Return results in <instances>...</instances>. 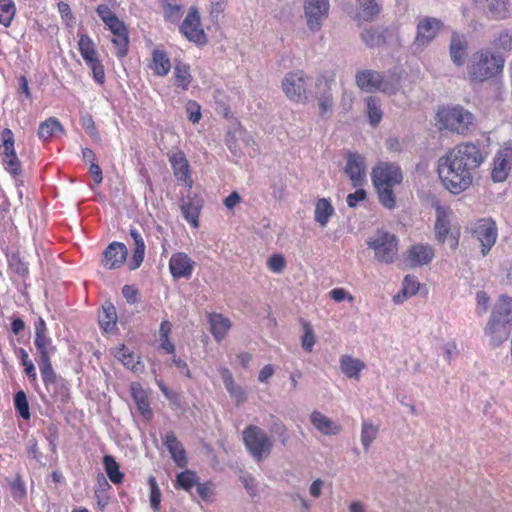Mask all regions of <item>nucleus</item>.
I'll use <instances>...</instances> for the list:
<instances>
[{
	"label": "nucleus",
	"mask_w": 512,
	"mask_h": 512,
	"mask_svg": "<svg viewBox=\"0 0 512 512\" xmlns=\"http://www.w3.org/2000/svg\"><path fill=\"white\" fill-rule=\"evenodd\" d=\"M484 160L485 155L478 144L463 142L439 158L437 172L449 192L460 194L472 185Z\"/></svg>",
	"instance_id": "f257e3e1"
},
{
	"label": "nucleus",
	"mask_w": 512,
	"mask_h": 512,
	"mask_svg": "<svg viewBox=\"0 0 512 512\" xmlns=\"http://www.w3.org/2000/svg\"><path fill=\"white\" fill-rule=\"evenodd\" d=\"M504 58L490 49L474 52L467 64V74L471 82L482 83L497 76L504 67Z\"/></svg>",
	"instance_id": "f03ea898"
},
{
	"label": "nucleus",
	"mask_w": 512,
	"mask_h": 512,
	"mask_svg": "<svg viewBox=\"0 0 512 512\" xmlns=\"http://www.w3.org/2000/svg\"><path fill=\"white\" fill-rule=\"evenodd\" d=\"M512 321V298L506 295L499 297L492 315L485 327V334L490 337L489 344L493 348L506 341L509 328L507 324Z\"/></svg>",
	"instance_id": "7ed1b4c3"
},
{
	"label": "nucleus",
	"mask_w": 512,
	"mask_h": 512,
	"mask_svg": "<svg viewBox=\"0 0 512 512\" xmlns=\"http://www.w3.org/2000/svg\"><path fill=\"white\" fill-rule=\"evenodd\" d=\"M357 86L366 92L380 91L392 95L400 88V77L393 73L382 75L374 70L358 71L355 76Z\"/></svg>",
	"instance_id": "20e7f679"
},
{
	"label": "nucleus",
	"mask_w": 512,
	"mask_h": 512,
	"mask_svg": "<svg viewBox=\"0 0 512 512\" xmlns=\"http://www.w3.org/2000/svg\"><path fill=\"white\" fill-rule=\"evenodd\" d=\"M473 123V114L460 106L443 107L436 115L439 130H449L457 134H464Z\"/></svg>",
	"instance_id": "39448f33"
},
{
	"label": "nucleus",
	"mask_w": 512,
	"mask_h": 512,
	"mask_svg": "<svg viewBox=\"0 0 512 512\" xmlns=\"http://www.w3.org/2000/svg\"><path fill=\"white\" fill-rule=\"evenodd\" d=\"M443 26L442 20L436 17L424 16L419 18L415 38L410 46L412 53H420L427 48L436 39Z\"/></svg>",
	"instance_id": "423d86ee"
},
{
	"label": "nucleus",
	"mask_w": 512,
	"mask_h": 512,
	"mask_svg": "<svg viewBox=\"0 0 512 512\" xmlns=\"http://www.w3.org/2000/svg\"><path fill=\"white\" fill-rule=\"evenodd\" d=\"M246 448L257 461H262L272 450L273 441L267 433L255 425H249L243 431Z\"/></svg>",
	"instance_id": "0eeeda50"
},
{
	"label": "nucleus",
	"mask_w": 512,
	"mask_h": 512,
	"mask_svg": "<svg viewBox=\"0 0 512 512\" xmlns=\"http://www.w3.org/2000/svg\"><path fill=\"white\" fill-rule=\"evenodd\" d=\"M367 244L374 250L375 258L381 263H392L397 257L398 241L394 234L377 231Z\"/></svg>",
	"instance_id": "6e6552de"
},
{
	"label": "nucleus",
	"mask_w": 512,
	"mask_h": 512,
	"mask_svg": "<svg viewBox=\"0 0 512 512\" xmlns=\"http://www.w3.org/2000/svg\"><path fill=\"white\" fill-rule=\"evenodd\" d=\"M330 0H304L303 13L309 31H320L329 16Z\"/></svg>",
	"instance_id": "1a4fd4ad"
},
{
	"label": "nucleus",
	"mask_w": 512,
	"mask_h": 512,
	"mask_svg": "<svg viewBox=\"0 0 512 512\" xmlns=\"http://www.w3.org/2000/svg\"><path fill=\"white\" fill-rule=\"evenodd\" d=\"M308 80L301 70L287 73L282 80V89L286 97L293 102L306 103Z\"/></svg>",
	"instance_id": "9d476101"
},
{
	"label": "nucleus",
	"mask_w": 512,
	"mask_h": 512,
	"mask_svg": "<svg viewBox=\"0 0 512 512\" xmlns=\"http://www.w3.org/2000/svg\"><path fill=\"white\" fill-rule=\"evenodd\" d=\"M374 187H394L403 180L400 167L389 162H380L371 173Z\"/></svg>",
	"instance_id": "9b49d317"
},
{
	"label": "nucleus",
	"mask_w": 512,
	"mask_h": 512,
	"mask_svg": "<svg viewBox=\"0 0 512 512\" xmlns=\"http://www.w3.org/2000/svg\"><path fill=\"white\" fill-rule=\"evenodd\" d=\"M344 172L349 177L353 187H363L367 177L364 156L357 152H348Z\"/></svg>",
	"instance_id": "f8f14e48"
},
{
	"label": "nucleus",
	"mask_w": 512,
	"mask_h": 512,
	"mask_svg": "<svg viewBox=\"0 0 512 512\" xmlns=\"http://www.w3.org/2000/svg\"><path fill=\"white\" fill-rule=\"evenodd\" d=\"M512 169V144L503 146L496 154L491 171L494 182L506 180L509 171Z\"/></svg>",
	"instance_id": "ddd939ff"
},
{
	"label": "nucleus",
	"mask_w": 512,
	"mask_h": 512,
	"mask_svg": "<svg viewBox=\"0 0 512 512\" xmlns=\"http://www.w3.org/2000/svg\"><path fill=\"white\" fill-rule=\"evenodd\" d=\"M180 30L189 41L197 44H204L206 42V35L201 28L199 13L194 8L189 10Z\"/></svg>",
	"instance_id": "4468645a"
},
{
	"label": "nucleus",
	"mask_w": 512,
	"mask_h": 512,
	"mask_svg": "<svg viewBox=\"0 0 512 512\" xmlns=\"http://www.w3.org/2000/svg\"><path fill=\"white\" fill-rule=\"evenodd\" d=\"M474 234L481 244L483 256L487 255L497 239V228L495 222L491 219H482L478 221L474 229Z\"/></svg>",
	"instance_id": "2eb2a0df"
},
{
	"label": "nucleus",
	"mask_w": 512,
	"mask_h": 512,
	"mask_svg": "<svg viewBox=\"0 0 512 512\" xmlns=\"http://www.w3.org/2000/svg\"><path fill=\"white\" fill-rule=\"evenodd\" d=\"M195 262L184 252L174 253L169 260V270L174 279H189Z\"/></svg>",
	"instance_id": "dca6fc26"
},
{
	"label": "nucleus",
	"mask_w": 512,
	"mask_h": 512,
	"mask_svg": "<svg viewBox=\"0 0 512 512\" xmlns=\"http://www.w3.org/2000/svg\"><path fill=\"white\" fill-rule=\"evenodd\" d=\"M127 248L123 243L112 242L103 253L102 264L107 269H116L123 265L127 258Z\"/></svg>",
	"instance_id": "f3484780"
},
{
	"label": "nucleus",
	"mask_w": 512,
	"mask_h": 512,
	"mask_svg": "<svg viewBox=\"0 0 512 512\" xmlns=\"http://www.w3.org/2000/svg\"><path fill=\"white\" fill-rule=\"evenodd\" d=\"M434 257V250L428 244H416L406 252V261L411 267L427 265Z\"/></svg>",
	"instance_id": "a211bd4d"
},
{
	"label": "nucleus",
	"mask_w": 512,
	"mask_h": 512,
	"mask_svg": "<svg viewBox=\"0 0 512 512\" xmlns=\"http://www.w3.org/2000/svg\"><path fill=\"white\" fill-rule=\"evenodd\" d=\"M468 41L463 34L453 32L451 35L449 54L452 62L456 66H462L465 63L467 55Z\"/></svg>",
	"instance_id": "6ab92c4d"
},
{
	"label": "nucleus",
	"mask_w": 512,
	"mask_h": 512,
	"mask_svg": "<svg viewBox=\"0 0 512 512\" xmlns=\"http://www.w3.org/2000/svg\"><path fill=\"white\" fill-rule=\"evenodd\" d=\"M174 176L177 180L184 182L189 187L192 185V181L189 173V163L183 152L178 151L172 154L169 158Z\"/></svg>",
	"instance_id": "aec40b11"
},
{
	"label": "nucleus",
	"mask_w": 512,
	"mask_h": 512,
	"mask_svg": "<svg viewBox=\"0 0 512 512\" xmlns=\"http://www.w3.org/2000/svg\"><path fill=\"white\" fill-rule=\"evenodd\" d=\"M220 373L224 386L230 397L234 400L235 405H242L247 399L246 391L240 385L235 383L233 376L228 369L223 368Z\"/></svg>",
	"instance_id": "412c9836"
},
{
	"label": "nucleus",
	"mask_w": 512,
	"mask_h": 512,
	"mask_svg": "<svg viewBox=\"0 0 512 512\" xmlns=\"http://www.w3.org/2000/svg\"><path fill=\"white\" fill-rule=\"evenodd\" d=\"M310 421L315 429L324 435H337L342 430L340 425L319 411H314L310 415Z\"/></svg>",
	"instance_id": "4be33fe9"
},
{
	"label": "nucleus",
	"mask_w": 512,
	"mask_h": 512,
	"mask_svg": "<svg viewBox=\"0 0 512 512\" xmlns=\"http://www.w3.org/2000/svg\"><path fill=\"white\" fill-rule=\"evenodd\" d=\"M210 331L217 342L222 341L231 328L229 318L218 313H210L208 316Z\"/></svg>",
	"instance_id": "5701e85b"
},
{
	"label": "nucleus",
	"mask_w": 512,
	"mask_h": 512,
	"mask_svg": "<svg viewBox=\"0 0 512 512\" xmlns=\"http://www.w3.org/2000/svg\"><path fill=\"white\" fill-rule=\"evenodd\" d=\"M340 370L351 379L359 380L361 372L365 369V363L350 355H343L339 359Z\"/></svg>",
	"instance_id": "b1692460"
},
{
	"label": "nucleus",
	"mask_w": 512,
	"mask_h": 512,
	"mask_svg": "<svg viewBox=\"0 0 512 512\" xmlns=\"http://www.w3.org/2000/svg\"><path fill=\"white\" fill-rule=\"evenodd\" d=\"M164 445L167 447L171 454L172 459L179 467H184L187 464L186 452L180 441L176 438L173 432L167 433L164 439Z\"/></svg>",
	"instance_id": "393cba45"
},
{
	"label": "nucleus",
	"mask_w": 512,
	"mask_h": 512,
	"mask_svg": "<svg viewBox=\"0 0 512 512\" xmlns=\"http://www.w3.org/2000/svg\"><path fill=\"white\" fill-rule=\"evenodd\" d=\"M130 236L134 244V251L132 255L130 269L135 270L140 267L144 260L146 245L142 234L137 228L132 227L130 229Z\"/></svg>",
	"instance_id": "a878e982"
},
{
	"label": "nucleus",
	"mask_w": 512,
	"mask_h": 512,
	"mask_svg": "<svg viewBox=\"0 0 512 512\" xmlns=\"http://www.w3.org/2000/svg\"><path fill=\"white\" fill-rule=\"evenodd\" d=\"M450 231V220L447 210L444 207L438 206L436 208V222L435 233L436 238L440 243L448 239Z\"/></svg>",
	"instance_id": "bb28decb"
},
{
	"label": "nucleus",
	"mask_w": 512,
	"mask_h": 512,
	"mask_svg": "<svg viewBox=\"0 0 512 512\" xmlns=\"http://www.w3.org/2000/svg\"><path fill=\"white\" fill-rule=\"evenodd\" d=\"M150 68L157 76H166L170 72L171 63L165 51L160 49L152 51Z\"/></svg>",
	"instance_id": "cd10ccee"
},
{
	"label": "nucleus",
	"mask_w": 512,
	"mask_h": 512,
	"mask_svg": "<svg viewBox=\"0 0 512 512\" xmlns=\"http://www.w3.org/2000/svg\"><path fill=\"white\" fill-rule=\"evenodd\" d=\"M494 18H505L508 14V0H474Z\"/></svg>",
	"instance_id": "c85d7f7f"
},
{
	"label": "nucleus",
	"mask_w": 512,
	"mask_h": 512,
	"mask_svg": "<svg viewBox=\"0 0 512 512\" xmlns=\"http://www.w3.org/2000/svg\"><path fill=\"white\" fill-rule=\"evenodd\" d=\"M317 87L323 88V91L320 96H318V105L320 110V115L322 117L326 116L328 113L332 111L333 107V98L330 92V87L327 81L319 79L317 81Z\"/></svg>",
	"instance_id": "c756f323"
},
{
	"label": "nucleus",
	"mask_w": 512,
	"mask_h": 512,
	"mask_svg": "<svg viewBox=\"0 0 512 512\" xmlns=\"http://www.w3.org/2000/svg\"><path fill=\"white\" fill-rule=\"evenodd\" d=\"M58 132H63V126L55 117H50L42 122L38 129V136L41 140L47 141L56 135Z\"/></svg>",
	"instance_id": "7c9ffc66"
},
{
	"label": "nucleus",
	"mask_w": 512,
	"mask_h": 512,
	"mask_svg": "<svg viewBox=\"0 0 512 512\" xmlns=\"http://www.w3.org/2000/svg\"><path fill=\"white\" fill-rule=\"evenodd\" d=\"M334 214V208L325 198L317 201L315 206V221L321 226L326 227L330 217Z\"/></svg>",
	"instance_id": "2f4dec72"
},
{
	"label": "nucleus",
	"mask_w": 512,
	"mask_h": 512,
	"mask_svg": "<svg viewBox=\"0 0 512 512\" xmlns=\"http://www.w3.org/2000/svg\"><path fill=\"white\" fill-rule=\"evenodd\" d=\"M115 357L119 359L124 366L128 369H131L134 372H137L141 369V362L139 357L134 353L130 352L125 345H121L115 353Z\"/></svg>",
	"instance_id": "473e14b6"
},
{
	"label": "nucleus",
	"mask_w": 512,
	"mask_h": 512,
	"mask_svg": "<svg viewBox=\"0 0 512 512\" xmlns=\"http://www.w3.org/2000/svg\"><path fill=\"white\" fill-rule=\"evenodd\" d=\"M359 8V16L365 21L373 20L381 11L376 0H356Z\"/></svg>",
	"instance_id": "72a5a7b5"
},
{
	"label": "nucleus",
	"mask_w": 512,
	"mask_h": 512,
	"mask_svg": "<svg viewBox=\"0 0 512 512\" xmlns=\"http://www.w3.org/2000/svg\"><path fill=\"white\" fill-rule=\"evenodd\" d=\"M34 345L39 356L38 360L50 359L51 355L56 352L52 339L47 335L35 337Z\"/></svg>",
	"instance_id": "f704fd0d"
},
{
	"label": "nucleus",
	"mask_w": 512,
	"mask_h": 512,
	"mask_svg": "<svg viewBox=\"0 0 512 512\" xmlns=\"http://www.w3.org/2000/svg\"><path fill=\"white\" fill-rule=\"evenodd\" d=\"M103 464L110 481L114 484H121L124 479V474L120 471V466L115 458L111 455H105Z\"/></svg>",
	"instance_id": "c9c22d12"
},
{
	"label": "nucleus",
	"mask_w": 512,
	"mask_h": 512,
	"mask_svg": "<svg viewBox=\"0 0 512 512\" xmlns=\"http://www.w3.org/2000/svg\"><path fill=\"white\" fill-rule=\"evenodd\" d=\"M78 47H79L80 54L86 64L90 63L93 60L98 58L97 52L95 49V45H94L92 39L88 35H86V34L80 35V38L78 41Z\"/></svg>",
	"instance_id": "e433bc0d"
},
{
	"label": "nucleus",
	"mask_w": 512,
	"mask_h": 512,
	"mask_svg": "<svg viewBox=\"0 0 512 512\" xmlns=\"http://www.w3.org/2000/svg\"><path fill=\"white\" fill-rule=\"evenodd\" d=\"M378 434V427L371 421L364 420L361 425V444L365 451H368Z\"/></svg>",
	"instance_id": "4c0bfd02"
},
{
	"label": "nucleus",
	"mask_w": 512,
	"mask_h": 512,
	"mask_svg": "<svg viewBox=\"0 0 512 512\" xmlns=\"http://www.w3.org/2000/svg\"><path fill=\"white\" fill-rule=\"evenodd\" d=\"M117 314L113 304L108 303L103 306V312L99 316V324L106 331H112L116 325Z\"/></svg>",
	"instance_id": "58836bf2"
},
{
	"label": "nucleus",
	"mask_w": 512,
	"mask_h": 512,
	"mask_svg": "<svg viewBox=\"0 0 512 512\" xmlns=\"http://www.w3.org/2000/svg\"><path fill=\"white\" fill-rule=\"evenodd\" d=\"M174 77L177 82V86L186 90L191 82V74L189 65L178 62L174 67Z\"/></svg>",
	"instance_id": "ea45409f"
},
{
	"label": "nucleus",
	"mask_w": 512,
	"mask_h": 512,
	"mask_svg": "<svg viewBox=\"0 0 512 512\" xmlns=\"http://www.w3.org/2000/svg\"><path fill=\"white\" fill-rule=\"evenodd\" d=\"M361 39L368 47L371 48L381 46L385 43L383 32L377 28L365 29L361 33Z\"/></svg>",
	"instance_id": "a19ab883"
},
{
	"label": "nucleus",
	"mask_w": 512,
	"mask_h": 512,
	"mask_svg": "<svg viewBox=\"0 0 512 512\" xmlns=\"http://www.w3.org/2000/svg\"><path fill=\"white\" fill-rule=\"evenodd\" d=\"M367 112L369 122L372 126H376L382 119V110L380 100L377 97L369 96L367 98Z\"/></svg>",
	"instance_id": "79ce46f5"
},
{
	"label": "nucleus",
	"mask_w": 512,
	"mask_h": 512,
	"mask_svg": "<svg viewBox=\"0 0 512 512\" xmlns=\"http://www.w3.org/2000/svg\"><path fill=\"white\" fill-rule=\"evenodd\" d=\"M16 13L13 0H0V23L9 27Z\"/></svg>",
	"instance_id": "37998d69"
},
{
	"label": "nucleus",
	"mask_w": 512,
	"mask_h": 512,
	"mask_svg": "<svg viewBox=\"0 0 512 512\" xmlns=\"http://www.w3.org/2000/svg\"><path fill=\"white\" fill-rule=\"evenodd\" d=\"M375 189L382 206L390 210L395 208L396 199L393 193V187H375Z\"/></svg>",
	"instance_id": "c03bdc74"
},
{
	"label": "nucleus",
	"mask_w": 512,
	"mask_h": 512,
	"mask_svg": "<svg viewBox=\"0 0 512 512\" xmlns=\"http://www.w3.org/2000/svg\"><path fill=\"white\" fill-rule=\"evenodd\" d=\"M39 369L42 375V379L46 387L50 384H54L56 381V374L53 370L50 359L37 360Z\"/></svg>",
	"instance_id": "a18cd8bd"
},
{
	"label": "nucleus",
	"mask_w": 512,
	"mask_h": 512,
	"mask_svg": "<svg viewBox=\"0 0 512 512\" xmlns=\"http://www.w3.org/2000/svg\"><path fill=\"white\" fill-rule=\"evenodd\" d=\"M2 162L5 170L10 173L13 177H17L21 174V161L17 157V154H11L8 156H2Z\"/></svg>",
	"instance_id": "49530a36"
},
{
	"label": "nucleus",
	"mask_w": 512,
	"mask_h": 512,
	"mask_svg": "<svg viewBox=\"0 0 512 512\" xmlns=\"http://www.w3.org/2000/svg\"><path fill=\"white\" fill-rule=\"evenodd\" d=\"M2 138V152L1 156H8L16 153L14 147V134L9 128H4L1 132Z\"/></svg>",
	"instance_id": "de8ad7c7"
},
{
	"label": "nucleus",
	"mask_w": 512,
	"mask_h": 512,
	"mask_svg": "<svg viewBox=\"0 0 512 512\" xmlns=\"http://www.w3.org/2000/svg\"><path fill=\"white\" fill-rule=\"evenodd\" d=\"M132 394H133V398L136 402L137 408L141 412V414L144 416L150 415L151 410L149 408V401H148L144 391L141 390L140 388H135L133 386Z\"/></svg>",
	"instance_id": "09e8293b"
},
{
	"label": "nucleus",
	"mask_w": 512,
	"mask_h": 512,
	"mask_svg": "<svg viewBox=\"0 0 512 512\" xmlns=\"http://www.w3.org/2000/svg\"><path fill=\"white\" fill-rule=\"evenodd\" d=\"M148 484L150 487V505L154 511H158L160 509L161 503V491L154 476H150L148 478Z\"/></svg>",
	"instance_id": "8fccbe9b"
},
{
	"label": "nucleus",
	"mask_w": 512,
	"mask_h": 512,
	"mask_svg": "<svg viewBox=\"0 0 512 512\" xmlns=\"http://www.w3.org/2000/svg\"><path fill=\"white\" fill-rule=\"evenodd\" d=\"M198 477L195 472L185 470L177 476V486L189 491L195 484H197Z\"/></svg>",
	"instance_id": "3c124183"
},
{
	"label": "nucleus",
	"mask_w": 512,
	"mask_h": 512,
	"mask_svg": "<svg viewBox=\"0 0 512 512\" xmlns=\"http://www.w3.org/2000/svg\"><path fill=\"white\" fill-rule=\"evenodd\" d=\"M14 406L24 419L30 418L29 404L24 391H18L14 396Z\"/></svg>",
	"instance_id": "603ef678"
},
{
	"label": "nucleus",
	"mask_w": 512,
	"mask_h": 512,
	"mask_svg": "<svg viewBox=\"0 0 512 512\" xmlns=\"http://www.w3.org/2000/svg\"><path fill=\"white\" fill-rule=\"evenodd\" d=\"M112 43L116 48L115 53L118 58H123L124 56H126L129 44V38L127 33H123V35H116L112 39Z\"/></svg>",
	"instance_id": "864d4df0"
},
{
	"label": "nucleus",
	"mask_w": 512,
	"mask_h": 512,
	"mask_svg": "<svg viewBox=\"0 0 512 512\" xmlns=\"http://www.w3.org/2000/svg\"><path fill=\"white\" fill-rule=\"evenodd\" d=\"M304 334L302 336V347L305 351L311 352L315 344V336L310 324L302 321Z\"/></svg>",
	"instance_id": "5fc2aeb1"
},
{
	"label": "nucleus",
	"mask_w": 512,
	"mask_h": 512,
	"mask_svg": "<svg viewBox=\"0 0 512 512\" xmlns=\"http://www.w3.org/2000/svg\"><path fill=\"white\" fill-rule=\"evenodd\" d=\"M420 284L415 276L407 275L403 280L402 293L405 297L415 295L419 290Z\"/></svg>",
	"instance_id": "6e6d98bb"
},
{
	"label": "nucleus",
	"mask_w": 512,
	"mask_h": 512,
	"mask_svg": "<svg viewBox=\"0 0 512 512\" xmlns=\"http://www.w3.org/2000/svg\"><path fill=\"white\" fill-rule=\"evenodd\" d=\"M18 355L21 359L22 365L25 367V373L27 376L35 380L37 377L36 369L33 362L29 359L27 351L23 348H19Z\"/></svg>",
	"instance_id": "4d7b16f0"
},
{
	"label": "nucleus",
	"mask_w": 512,
	"mask_h": 512,
	"mask_svg": "<svg viewBox=\"0 0 512 512\" xmlns=\"http://www.w3.org/2000/svg\"><path fill=\"white\" fill-rule=\"evenodd\" d=\"M497 49L510 50L512 48V31L505 30L493 41Z\"/></svg>",
	"instance_id": "13d9d810"
},
{
	"label": "nucleus",
	"mask_w": 512,
	"mask_h": 512,
	"mask_svg": "<svg viewBox=\"0 0 512 512\" xmlns=\"http://www.w3.org/2000/svg\"><path fill=\"white\" fill-rule=\"evenodd\" d=\"M240 480L250 497L254 498L258 495V483L252 475H243Z\"/></svg>",
	"instance_id": "bf43d9fd"
},
{
	"label": "nucleus",
	"mask_w": 512,
	"mask_h": 512,
	"mask_svg": "<svg viewBox=\"0 0 512 512\" xmlns=\"http://www.w3.org/2000/svg\"><path fill=\"white\" fill-rule=\"evenodd\" d=\"M10 488L11 495L15 500L19 501L26 496V487L20 476L16 477L11 483Z\"/></svg>",
	"instance_id": "052dcab7"
},
{
	"label": "nucleus",
	"mask_w": 512,
	"mask_h": 512,
	"mask_svg": "<svg viewBox=\"0 0 512 512\" xmlns=\"http://www.w3.org/2000/svg\"><path fill=\"white\" fill-rule=\"evenodd\" d=\"M10 268L20 276H26L29 272L28 266L23 262L19 255H12L9 260Z\"/></svg>",
	"instance_id": "680f3d73"
},
{
	"label": "nucleus",
	"mask_w": 512,
	"mask_h": 512,
	"mask_svg": "<svg viewBox=\"0 0 512 512\" xmlns=\"http://www.w3.org/2000/svg\"><path fill=\"white\" fill-rule=\"evenodd\" d=\"M270 430L273 434L278 436L280 442L283 445L287 444V441H288L287 428L281 421H279V420L273 421V423L270 427Z\"/></svg>",
	"instance_id": "e2e57ef3"
},
{
	"label": "nucleus",
	"mask_w": 512,
	"mask_h": 512,
	"mask_svg": "<svg viewBox=\"0 0 512 512\" xmlns=\"http://www.w3.org/2000/svg\"><path fill=\"white\" fill-rule=\"evenodd\" d=\"M477 308L476 312L479 316L484 315L489 308V296L484 291H479L476 294Z\"/></svg>",
	"instance_id": "0e129e2a"
},
{
	"label": "nucleus",
	"mask_w": 512,
	"mask_h": 512,
	"mask_svg": "<svg viewBox=\"0 0 512 512\" xmlns=\"http://www.w3.org/2000/svg\"><path fill=\"white\" fill-rule=\"evenodd\" d=\"M285 259L280 254L271 256L267 262L268 268L275 273H280L285 268Z\"/></svg>",
	"instance_id": "69168bd1"
},
{
	"label": "nucleus",
	"mask_w": 512,
	"mask_h": 512,
	"mask_svg": "<svg viewBox=\"0 0 512 512\" xmlns=\"http://www.w3.org/2000/svg\"><path fill=\"white\" fill-rule=\"evenodd\" d=\"M87 65L90 67L93 73L94 79L98 83H103L105 78L104 68L99 59H95L90 63H87Z\"/></svg>",
	"instance_id": "338daca9"
},
{
	"label": "nucleus",
	"mask_w": 512,
	"mask_h": 512,
	"mask_svg": "<svg viewBox=\"0 0 512 512\" xmlns=\"http://www.w3.org/2000/svg\"><path fill=\"white\" fill-rule=\"evenodd\" d=\"M356 191L354 193H350L347 196V205L350 208H355L358 202L365 200L366 191L362 187H356Z\"/></svg>",
	"instance_id": "774afa93"
}]
</instances>
